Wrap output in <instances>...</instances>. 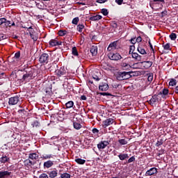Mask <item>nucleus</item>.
Wrapping results in <instances>:
<instances>
[{
    "instance_id": "obj_54",
    "label": "nucleus",
    "mask_w": 178,
    "mask_h": 178,
    "mask_svg": "<svg viewBox=\"0 0 178 178\" xmlns=\"http://www.w3.org/2000/svg\"><path fill=\"white\" fill-rule=\"evenodd\" d=\"M163 154H165V149H161L159 150L158 156H161V155H163Z\"/></svg>"
},
{
    "instance_id": "obj_47",
    "label": "nucleus",
    "mask_w": 178,
    "mask_h": 178,
    "mask_svg": "<svg viewBox=\"0 0 178 178\" xmlns=\"http://www.w3.org/2000/svg\"><path fill=\"white\" fill-rule=\"evenodd\" d=\"M11 23H12L11 21H8L6 19V22H4V24H5L6 27H10Z\"/></svg>"
},
{
    "instance_id": "obj_15",
    "label": "nucleus",
    "mask_w": 178,
    "mask_h": 178,
    "mask_svg": "<svg viewBox=\"0 0 178 178\" xmlns=\"http://www.w3.org/2000/svg\"><path fill=\"white\" fill-rule=\"evenodd\" d=\"M158 174V168L153 167L150 168L149 170L146 171L145 175V176H154V175Z\"/></svg>"
},
{
    "instance_id": "obj_58",
    "label": "nucleus",
    "mask_w": 178,
    "mask_h": 178,
    "mask_svg": "<svg viewBox=\"0 0 178 178\" xmlns=\"http://www.w3.org/2000/svg\"><path fill=\"white\" fill-rule=\"evenodd\" d=\"M93 134H97L98 133H99V130H98V129L97 128H94L92 130Z\"/></svg>"
},
{
    "instance_id": "obj_19",
    "label": "nucleus",
    "mask_w": 178,
    "mask_h": 178,
    "mask_svg": "<svg viewBox=\"0 0 178 178\" xmlns=\"http://www.w3.org/2000/svg\"><path fill=\"white\" fill-rule=\"evenodd\" d=\"M12 175L11 172L9 171H0V178L9 177Z\"/></svg>"
},
{
    "instance_id": "obj_32",
    "label": "nucleus",
    "mask_w": 178,
    "mask_h": 178,
    "mask_svg": "<svg viewBox=\"0 0 178 178\" xmlns=\"http://www.w3.org/2000/svg\"><path fill=\"white\" fill-rule=\"evenodd\" d=\"M72 54L74 56H79V51H77V47H73L72 49Z\"/></svg>"
},
{
    "instance_id": "obj_17",
    "label": "nucleus",
    "mask_w": 178,
    "mask_h": 178,
    "mask_svg": "<svg viewBox=\"0 0 178 178\" xmlns=\"http://www.w3.org/2000/svg\"><path fill=\"white\" fill-rule=\"evenodd\" d=\"M120 67L122 70H130V69H131V66H130V64L125 63L124 61L120 63Z\"/></svg>"
},
{
    "instance_id": "obj_62",
    "label": "nucleus",
    "mask_w": 178,
    "mask_h": 178,
    "mask_svg": "<svg viewBox=\"0 0 178 178\" xmlns=\"http://www.w3.org/2000/svg\"><path fill=\"white\" fill-rule=\"evenodd\" d=\"M36 6H37V8H38V9H43V8H43V6L41 5V3H36Z\"/></svg>"
},
{
    "instance_id": "obj_46",
    "label": "nucleus",
    "mask_w": 178,
    "mask_h": 178,
    "mask_svg": "<svg viewBox=\"0 0 178 178\" xmlns=\"http://www.w3.org/2000/svg\"><path fill=\"white\" fill-rule=\"evenodd\" d=\"M99 95H103L104 97L105 96H108V97H112V94L109 92H99Z\"/></svg>"
},
{
    "instance_id": "obj_31",
    "label": "nucleus",
    "mask_w": 178,
    "mask_h": 178,
    "mask_svg": "<svg viewBox=\"0 0 178 178\" xmlns=\"http://www.w3.org/2000/svg\"><path fill=\"white\" fill-rule=\"evenodd\" d=\"M73 126H74V129H75L76 130H80V129H81L82 127L81 124L76 122H73Z\"/></svg>"
},
{
    "instance_id": "obj_35",
    "label": "nucleus",
    "mask_w": 178,
    "mask_h": 178,
    "mask_svg": "<svg viewBox=\"0 0 178 178\" xmlns=\"http://www.w3.org/2000/svg\"><path fill=\"white\" fill-rule=\"evenodd\" d=\"M118 143L120 145H126L128 142L126 139H119Z\"/></svg>"
},
{
    "instance_id": "obj_57",
    "label": "nucleus",
    "mask_w": 178,
    "mask_h": 178,
    "mask_svg": "<svg viewBox=\"0 0 178 178\" xmlns=\"http://www.w3.org/2000/svg\"><path fill=\"white\" fill-rule=\"evenodd\" d=\"M92 79H94V80H95L96 81H99V80H101V79H99V76L97 75H93Z\"/></svg>"
},
{
    "instance_id": "obj_64",
    "label": "nucleus",
    "mask_w": 178,
    "mask_h": 178,
    "mask_svg": "<svg viewBox=\"0 0 178 178\" xmlns=\"http://www.w3.org/2000/svg\"><path fill=\"white\" fill-rule=\"evenodd\" d=\"M147 80H148V81H152V80H154V76L149 75V76L147 77Z\"/></svg>"
},
{
    "instance_id": "obj_14",
    "label": "nucleus",
    "mask_w": 178,
    "mask_h": 178,
    "mask_svg": "<svg viewBox=\"0 0 178 178\" xmlns=\"http://www.w3.org/2000/svg\"><path fill=\"white\" fill-rule=\"evenodd\" d=\"M118 43H119V40H116L110 43L107 48V51H108L109 52H111V51L117 49Z\"/></svg>"
},
{
    "instance_id": "obj_45",
    "label": "nucleus",
    "mask_w": 178,
    "mask_h": 178,
    "mask_svg": "<svg viewBox=\"0 0 178 178\" xmlns=\"http://www.w3.org/2000/svg\"><path fill=\"white\" fill-rule=\"evenodd\" d=\"M31 125L33 126V127H40V122H38V120H35Z\"/></svg>"
},
{
    "instance_id": "obj_6",
    "label": "nucleus",
    "mask_w": 178,
    "mask_h": 178,
    "mask_svg": "<svg viewBox=\"0 0 178 178\" xmlns=\"http://www.w3.org/2000/svg\"><path fill=\"white\" fill-rule=\"evenodd\" d=\"M35 161H32L30 159H27L24 161V165L26 170H30L35 165Z\"/></svg>"
},
{
    "instance_id": "obj_7",
    "label": "nucleus",
    "mask_w": 178,
    "mask_h": 178,
    "mask_svg": "<svg viewBox=\"0 0 178 178\" xmlns=\"http://www.w3.org/2000/svg\"><path fill=\"white\" fill-rule=\"evenodd\" d=\"M160 95H159V93H158L157 95H154L149 101V102H150L149 104L151 105H154L155 102H161V101H162V97H161Z\"/></svg>"
},
{
    "instance_id": "obj_28",
    "label": "nucleus",
    "mask_w": 178,
    "mask_h": 178,
    "mask_svg": "<svg viewBox=\"0 0 178 178\" xmlns=\"http://www.w3.org/2000/svg\"><path fill=\"white\" fill-rule=\"evenodd\" d=\"M65 106L67 109H70V108H73V106H74V102L73 101H69L65 103Z\"/></svg>"
},
{
    "instance_id": "obj_36",
    "label": "nucleus",
    "mask_w": 178,
    "mask_h": 178,
    "mask_svg": "<svg viewBox=\"0 0 178 178\" xmlns=\"http://www.w3.org/2000/svg\"><path fill=\"white\" fill-rule=\"evenodd\" d=\"M136 161V157L134 156H132L130 157L128 161L124 163V165H127V163H131V162H134Z\"/></svg>"
},
{
    "instance_id": "obj_50",
    "label": "nucleus",
    "mask_w": 178,
    "mask_h": 178,
    "mask_svg": "<svg viewBox=\"0 0 178 178\" xmlns=\"http://www.w3.org/2000/svg\"><path fill=\"white\" fill-rule=\"evenodd\" d=\"M134 49H136V46L131 45L129 47V54H133L134 52Z\"/></svg>"
},
{
    "instance_id": "obj_53",
    "label": "nucleus",
    "mask_w": 178,
    "mask_h": 178,
    "mask_svg": "<svg viewBox=\"0 0 178 178\" xmlns=\"http://www.w3.org/2000/svg\"><path fill=\"white\" fill-rule=\"evenodd\" d=\"M111 26H112L113 29H118V23H116V21H113L111 23Z\"/></svg>"
},
{
    "instance_id": "obj_52",
    "label": "nucleus",
    "mask_w": 178,
    "mask_h": 178,
    "mask_svg": "<svg viewBox=\"0 0 178 178\" xmlns=\"http://www.w3.org/2000/svg\"><path fill=\"white\" fill-rule=\"evenodd\" d=\"M129 41L133 45H134L137 42L136 38H132L131 40H129Z\"/></svg>"
},
{
    "instance_id": "obj_1",
    "label": "nucleus",
    "mask_w": 178,
    "mask_h": 178,
    "mask_svg": "<svg viewBox=\"0 0 178 178\" xmlns=\"http://www.w3.org/2000/svg\"><path fill=\"white\" fill-rule=\"evenodd\" d=\"M37 77V71L33 68L25 69L22 72V81L24 83H29L31 80Z\"/></svg>"
},
{
    "instance_id": "obj_29",
    "label": "nucleus",
    "mask_w": 178,
    "mask_h": 178,
    "mask_svg": "<svg viewBox=\"0 0 178 178\" xmlns=\"http://www.w3.org/2000/svg\"><path fill=\"white\" fill-rule=\"evenodd\" d=\"M84 24H79L76 26V30L79 31V33H83V31L84 30Z\"/></svg>"
},
{
    "instance_id": "obj_22",
    "label": "nucleus",
    "mask_w": 178,
    "mask_h": 178,
    "mask_svg": "<svg viewBox=\"0 0 178 178\" xmlns=\"http://www.w3.org/2000/svg\"><path fill=\"white\" fill-rule=\"evenodd\" d=\"M90 53L92 54V56H95L98 54V47L92 46L90 48Z\"/></svg>"
},
{
    "instance_id": "obj_18",
    "label": "nucleus",
    "mask_w": 178,
    "mask_h": 178,
    "mask_svg": "<svg viewBox=\"0 0 178 178\" xmlns=\"http://www.w3.org/2000/svg\"><path fill=\"white\" fill-rule=\"evenodd\" d=\"M49 45H51V47H56V46L62 45V42L57 41L56 39H51L49 42Z\"/></svg>"
},
{
    "instance_id": "obj_25",
    "label": "nucleus",
    "mask_w": 178,
    "mask_h": 178,
    "mask_svg": "<svg viewBox=\"0 0 178 178\" xmlns=\"http://www.w3.org/2000/svg\"><path fill=\"white\" fill-rule=\"evenodd\" d=\"M38 154L36 153H31L29 154V159H31L32 161H36V159H38Z\"/></svg>"
},
{
    "instance_id": "obj_37",
    "label": "nucleus",
    "mask_w": 178,
    "mask_h": 178,
    "mask_svg": "<svg viewBox=\"0 0 178 178\" xmlns=\"http://www.w3.org/2000/svg\"><path fill=\"white\" fill-rule=\"evenodd\" d=\"M45 92L47 94V95H52V87L46 88Z\"/></svg>"
},
{
    "instance_id": "obj_13",
    "label": "nucleus",
    "mask_w": 178,
    "mask_h": 178,
    "mask_svg": "<svg viewBox=\"0 0 178 178\" xmlns=\"http://www.w3.org/2000/svg\"><path fill=\"white\" fill-rule=\"evenodd\" d=\"M0 163H10V156H9V154H3L0 158Z\"/></svg>"
},
{
    "instance_id": "obj_56",
    "label": "nucleus",
    "mask_w": 178,
    "mask_h": 178,
    "mask_svg": "<svg viewBox=\"0 0 178 178\" xmlns=\"http://www.w3.org/2000/svg\"><path fill=\"white\" fill-rule=\"evenodd\" d=\"M5 22H6V18L5 17L0 18V26H2L3 23L5 24Z\"/></svg>"
},
{
    "instance_id": "obj_23",
    "label": "nucleus",
    "mask_w": 178,
    "mask_h": 178,
    "mask_svg": "<svg viewBox=\"0 0 178 178\" xmlns=\"http://www.w3.org/2000/svg\"><path fill=\"white\" fill-rule=\"evenodd\" d=\"M169 94V90L167 88H164L162 91L159 92V95H161V98H165L166 95Z\"/></svg>"
},
{
    "instance_id": "obj_24",
    "label": "nucleus",
    "mask_w": 178,
    "mask_h": 178,
    "mask_svg": "<svg viewBox=\"0 0 178 178\" xmlns=\"http://www.w3.org/2000/svg\"><path fill=\"white\" fill-rule=\"evenodd\" d=\"M102 19V15H96L92 17H90L89 18V20H91L92 22H98V20H101Z\"/></svg>"
},
{
    "instance_id": "obj_40",
    "label": "nucleus",
    "mask_w": 178,
    "mask_h": 178,
    "mask_svg": "<svg viewBox=\"0 0 178 178\" xmlns=\"http://www.w3.org/2000/svg\"><path fill=\"white\" fill-rule=\"evenodd\" d=\"M41 158L42 159H51L52 154H43Z\"/></svg>"
},
{
    "instance_id": "obj_55",
    "label": "nucleus",
    "mask_w": 178,
    "mask_h": 178,
    "mask_svg": "<svg viewBox=\"0 0 178 178\" xmlns=\"http://www.w3.org/2000/svg\"><path fill=\"white\" fill-rule=\"evenodd\" d=\"M3 40H6V35H3V33H0V41Z\"/></svg>"
},
{
    "instance_id": "obj_59",
    "label": "nucleus",
    "mask_w": 178,
    "mask_h": 178,
    "mask_svg": "<svg viewBox=\"0 0 178 178\" xmlns=\"http://www.w3.org/2000/svg\"><path fill=\"white\" fill-rule=\"evenodd\" d=\"M136 39V42L139 43L141 42V41H143V38H141V36H138Z\"/></svg>"
},
{
    "instance_id": "obj_49",
    "label": "nucleus",
    "mask_w": 178,
    "mask_h": 178,
    "mask_svg": "<svg viewBox=\"0 0 178 178\" xmlns=\"http://www.w3.org/2000/svg\"><path fill=\"white\" fill-rule=\"evenodd\" d=\"M149 47L152 50V52H153V54H155V50L154 49V47L152 46V43H151V40H149Z\"/></svg>"
},
{
    "instance_id": "obj_34",
    "label": "nucleus",
    "mask_w": 178,
    "mask_h": 178,
    "mask_svg": "<svg viewBox=\"0 0 178 178\" xmlns=\"http://www.w3.org/2000/svg\"><path fill=\"white\" fill-rule=\"evenodd\" d=\"M58 35H60V37H63V36H65L67 34V31H66V30H60V31H58Z\"/></svg>"
},
{
    "instance_id": "obj_9",
    "label": "nucleus",
    "mask_w": 178,
    "mask_h": 178,
    "mask_svg": "<svg viewBox=\"0 0 178 178\" xmlns=\"http://www.w3.org/2000/svg\"><path fill=\"white\" fill-rule=\"evenodd\" d=\"M99 91H108L109 90V85H108V81L101 82L99 86Z\"/></svg>"
},
{
    "instance_id": "obj_39",
    "label": "nucleus",
    "mask_w": 178,
    "mask_h": 178,
    "mask_svg": "<svg viewBox=\"0 0 178 178\" xmlns=\"http://www.w3.org/2000/svg\"><path fill=\"white\" fill-rule=\"evenodd\" d=\"M101 13H102V15H104V16H108V15H109V12L108 11V9H106V8L102 9Z\"/></svg>"
},
{
    "instance_id": "obj_38",
    "label": "nucleus",
    "mask_w": 178,
    "mask_h": 178,
    "mask_svg": "<svg viewBox=\"0 0 178 178\" xmlns=\"http://www.w3.org/2000/svg\"><path fill=\"white\" fill-rule=\"evenodd\" d=\"M177 84V81L176 79H170L169 82V86H172V87H173V86H176Z\"/></svg>"
},
{
    "instance_id": "obj_3",
    "label": "nucleus",
    "mask_w": 178,
    "mask_h": 178,
    "mask_svg": "<svg viewBox=\"0 0 178 178\" xmlns=\"http://www.w3.org/2000/svg\"><path fill=\"white\" fill-rule=\"evenodd\" d=\"M108 59H110V60H113L114 62H118V60H120L121 59L123 58V57H122V55H120V54L118 52H113V51H110L108 54Z\"/></svg>"
},
{
    "instance_id": "obj_11",
    "label": "nucleus",
    "mask_w": 178,
    "mask_h": 178,
    "mask_svg": "<svg viewBox=\"0 0 178 178\" xmlns=\"http://www.w3.org/2000/svg\"><path fill=\"white\" fill-rule=\"evenodd\" d=\"M115 120L113 118H108L102 122V126L104 129H106L108 126H111V124H113Z\"/></svg>"
},
{
    "instance_id": "obj_26",
    "label": "nucleus",
    "mask_w": 178,
    "mask_h": 178,
    "mask_svg": "<svg viewBox=\"0 0 178 178\" xmlns=\"http://www.w3.org/2000/svg\"><path fill=\"white\" fill-rule=\"evenodd\" d=\"M131 55H132V58H133L134 59H136V60H138V62L141 61V56L138 55V53L132 52V53H131Z\"/></svg>"
},
{
    "instance_id": "obj_44",
    "label": "nucleus",
    "mask_w": 178,
    "mask_h": 178,
    "mask_svg": "<svg viewBox=\"0 0 178 178\" xmlns=\"http://www.w3.org/2000/svg\"><path fill=\"white\" fill-rule=\"evenodd\" d=\"M79 21H80V19L79 18V17H76L72 19V24L77 25Z\"/></svg>"
},
{
    "instance_id": "obj_48",
    "label": "nucleus",
    "mask_w": 178,
    "mask_h": 178,
    "mask_svg": "<svg viewBox=\"0 0 178 178\" xmlns=\"http://www.w3.org/2000/svg\"><path fill=\"white\" fill-rule=\"evenodd\" d=\"M163 144V139H160L157 143H156V147H159Z\"/></svg>"
},
{
    "instance_id": "obj_43",
    "label": "nucleus",
    "mask_w": 178,
    "mask_h": 178,
    "mask_svg": "<svg viewBox=\"0 0 178 178\" xmlns=\"http://www.w3.org/2000/svg\"><path fill=\"white\" fill-rule=\"evenodd\" d=\"M60 177L61 178H70L71 175L70 174L65 172V173H63L60 175Z\"/></svg>"
},
{
    "instance_id": "obj_5",
    "label": "nucleus",
    "mask_w": 178,
    "mask_h": 178,
    "mask_svg": "<svg viewBox=\"0 0 178 178\" xmlns=\"http://www.w3.org/2000/svg\"><path fill=\"white\" fill-rule=\"evenodd\" d=\"M22 29H27V31H29L30 37L31 39L33 40L34 42L37 41L38 40V38L37 35H34V29H33V26H22Z\"/></svg>"
},
{
    "instance_id": "obj_20",
    "label": "nucleus",
    "mask_w": 178,
    "mask_h": 178,
    "mask_svg": "<svg viewBox=\"0 0 178 178\" xmlns=\"http://www.w3.org/2000/svg\"><path fill=\"white\" fill-rule=\"evenodd\" d=\"M118 158H119L120 161H126V159H129V154L120 153L118 155Z\"/></svg>"
},
{
    "instance_id": "obj_27",
    "label": "nucleus",
    "mask_w": 178,
    "mask_h": 178,
    "mask_svg": "<svg viewBox=\"0 0 178 178\" xmlns=\"http://www.w3.org/2000/svg\"><path fill=\"white\" fill-rule=\"evenodd\" d=\"M55 67H58V65L54 64V63H50V64L49 65L48 70H49V72H54V70H56L55 69Z\"/></svg>"
},
{
    "instance_id": "obj_60",
    "label": "nucleus",
    "mask_w": 178,
    "mask_h": 178,
    "mask_svg": "<svg viewBox=\"0 0 178 178\" xmlns=\"http://www.w3.org/2000/svg\"><path fill=\"white\" fill-rule=\"evenodd\" d=\"M108 0H97L96 2L97 3H105Z\"/></svg>"
},
{
    "instance_id": "obj_2",
    "label": "nucleus",
    "mask_w": 178,
    "mask_h": 178,
    "mask_svg": "<svg viewBox=\"0 0 178 178\" xmlns=\"http://www.w3.org/2000/svg\"><path fill=\"white\" fill-rule=\"evenodd\" d=\"M115 77L119 81H122V80H129L131 77V75L130 74V72H120L117 73Z\"/></svg>"
},
{
    "instance_id": "obj_42",
    "label": "nucleus",
    "mask_w": 178,
    "mask_h": 178,
    "mask_svg": "<svg viewBox=\"0 0 178 178\" xmlns=\"http://www.w3.org/2000/svg\"><path fill=\"white\" fill-rule=\"evenodd\" d=\"M163 48H164L165 51H170V43L163 44Z\"/></svg>"
},
{
    "instance_id": "obj_30",
    "label": "nucleus",
    "mask_w": 178,
    "mask_h": 178,
    "mask_svg": "<svg viewBox=\"0 0 178 178\" xmlns=\"http://www.w3.org/2000/svg\"><path fill=\"white\" fill-rule=\"evenodd\" d=\"M14 59H16L17 61L22 60L23 57H20V51L15 54Z\"/></svg>"
},
{
    "instance_id": "obj_8",
    "label": "nucleus",
    "mask_w": 178,
    "mask_h": 178,
    "mask_svg": "<svg viewBox=\"0 0 178 178\" xmlns=\"http://www.w3.org/2000/svg\"><path fill=\"white\" fill-rule=\"evenodd\" d=\"M66 69L65 67H61L59 70H55V74L57 77H62V76H66Z\"/></svg>"
},
{
    "instance_id": "obj_41",
    "label": "nucleus",
    "mask_w": 178,
    "mask_h": 178,
    "mask_svg": "<svg viewBox=\"0 0 178 178\" xmlns=\"http://www.w3.org/2000/svg\"><path fill=\"white\" fill-rule=\"evenodd\" d=\"M170 38L172 41H175L176 40V38H177V35H176V33H172L170 35Z\"/></svg>"
},
{
    "instance_id": "obj_4",
    "label": "nucleus",
    "mask_w": 178,
    "mask_h": 178,
    "mask_svg": "<svg viewBox=\"0 0 178 178\" xmlns=\"http://www.w3.org/2000/svg\"><path fill=\"white\" fill-rule=\"evenodd\" d=\"M49 55H51L50 53H42L39 57L40 63H41V65H47L49 62Z\"/></svg>"
},
{
    "instance_id": "obj_16",
    "label": "nucleus",
    "mask_w": 178,
    "mask_h": 178,
    "mask_svg": "<svg viewBox=\"0 0 178 178\" xmlns=\"http://www.w3.org/2000/svg\"><path fill=\"white\" fill-rule=\"evenodd\" d=\"M54 161H51V160L45 161L43 163L44 169H49V168H52L53 165H54Z\"/></svg>"
},
{
    "instance_id": "obj_33",
    "label": "nucleus",
    "mask_w": 178,
    "mask_h": 178,
    "mask_svg": "<svg viewBox=\"0 0 178 178\" xmlns=\"http://www.w3.org/2000/svg\"><path fill=\"white\" fill-rule=\"evenodd\" d=\"M75 162L78 163V165H84V163H86V160L82 159H75Z\"/></svg>"
},
{
    "instance_id": "obj_63",
    "label": "nucleus",
    "mask_w": 178,
    "mask_h": 178,
    "mask_svg": "<svg viewBox=\"0 0 178 178\" xmlns=\"http://www.w3.org/2000/svg\"><path fill=\"white\" fill-rule=\"evenodd\" d=\"M115 3H118V5H122V3H123V0H115Z\"/></svg>"
},
{
    "instance_id": "obj_61",
    "label": "nucleus",
    "mask_w": 178,
    "mask_h": 178,
    "mask_svg": "<svg viewBox=\"0 0 178 178\" xmlns=\"http://www.w3.org/2000/svg\"><path fill=\"white\" fill-rule=\"evenodd\" d=\"M80 99L81 101H87V97L86 95H81Z\"/></svg>"
},
{
    "instance_id": "obj_21",
    "label": "nucleus",
    "mask_w": 178,
    "mask_h": 178,
    "mask_svg": "<svg viewBox=\"0 0 178 178\" xmlns=\"http://www.w3.org/2000/svg\"><path fill=\"white\" fill-rule=\"evenodd\" d=\"M137 51L139 54H141V55H147V51H145V49L143 48V45L141 44H138Z\"/></svg>"
},
{
    "instance_id": "obj_51",
    "label": "nucleus",
    "mask_w": 178,
    "mask_h": 178,
    "mask_svg": "<svg viewBox=\"0 0 178 178\" xmlns=\"http://www.w3.org/2000/svg\"><path fill=\"white\" fill-rule=\"evenodd\" d=\"M145 63H146L147 67H151L152 66V61H145Z\"/></svg>"
},
{
    "instance_id": "obj_12",
    "label": "nucleus",
    "mask_w": 178,
    "mask_h": 178,
    "mask_svg": "<svg viewBox=\"0 0 178 178\" xmlns=\"http://www.w3.org/2000/svg\"><path fill=\"white\" fill-rule=\"evenodd\" d=\"M109 145V142L108 140H102L97 144V148L101 151V149H105L106 147Z\"/></svg>"
},
{
    "instance_id": "obj_10",
    "label": "nucleus",
    "mask_w": 178,
    "mask_h": 178,
    "mask_svg": "<svg viewBox=\"0 0 178 178\" xmlns=\"http://www.w3.org/2000/svg\"><path fill=\"white\" fill-rule=\"evenodd\" d=\"M20 102V97L15 96L9 99L8 104L9 105H17Z\"/></svg>"
}]
</instances>
